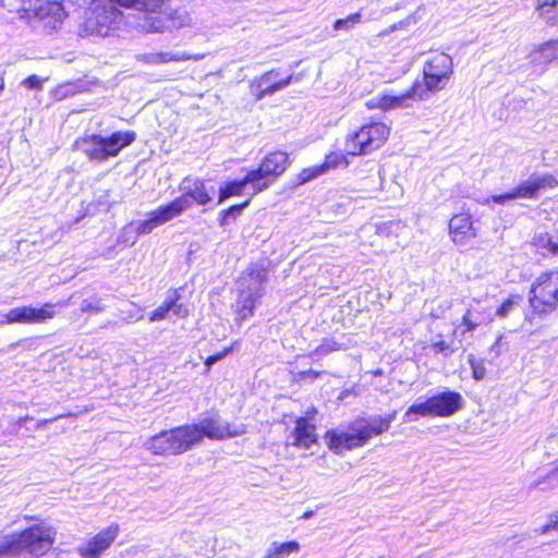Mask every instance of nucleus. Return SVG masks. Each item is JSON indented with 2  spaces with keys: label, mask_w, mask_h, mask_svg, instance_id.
<instances>
[{
  "label": "nucleus",
  "mask_w": 558,
  "mask_h": 558,
  "mask_svg": "<svg viewBox=\"0 0 558 558\" xmlns=\"http://www.w3.org/2000/svg\"><path fill=\"white\" fill-rule=\"evenodd\" d=\"M235 345H236V342H232L230 345L223 348L221 351L207 356L204 361V364L206 366L205 373L208 374L210 372L213 364L222 360L223 357L229 355L231 352H233L235 349Z\"/></svg>",
  "instance_id": "obj_33"
},
{
  "label": "nucleus",
  "mask_w": 558,
  "mask_h": 558,
  "mask_svg": "<svg viewBox=\"0 0 558 558\" xmlns=\"http://www.w3.org/2000/svg\"><path fill=\"white\" fill-rule=\"evenodd\" d=\"M362 22V13L361 11L351 13L343 19H338L333 22L332 28L333 31H349L354 25L360 24Z\"/></svg>",
  "instance_id": "obj_32"
},
{
  "label": "nucleus",
  "mask_w": 558,
  "mask_h": 558,
  "mask_svg": "<svg viewBox=\"0 0 558 558\" xmlns=\"http://www.w3.org/2000/svg\"><path fill=\"white\" fill-rule=\"evenodd\" d=\"M62 415H59V417H61ZM58 418V416L56 417H52V418H45V420H41L39 421L37 424H36V428H43V427H46L48 424L52 423L53 421H56Z\"/></svg>",
  "instance_id": "obj_45"
},
{
  "label": "nucleus",
  "mask_w": 558,
  "mask_h": 558,
  "mask_svg": "<svg viewBox=\"0 0 558 558\" xmlns=\"http://www.w3.org/2000/svg\"><path fill=\"white\" fill-rule=\"evenodd\" d=\"M39 12H43L45 15L53 14L57 19H61L64 14L61 1H48L39 8Z\"/></svg>",
  "instance_id": "obj_34"
},
{
  "label": "nucleus",
  "mask_w": 558,
  "mask_h": 558,
  "mask_svg": "<svg viewBox=\"0 0 558 558\" xmlns=\"http://www.w3.org/2000/svg\"><path fill=\"white\" fill-rule=\"evenodd\" d=\"M430 348L435 354L441 353L445 356L451 355L454 352L452 345L442 339L433 342Z\"/></svg>",
  "instance_id": "obj_38"
},
{
  "label": "nucleus",
  "mask_w": 558,
  "mask_h": 558,
  "mask_svg": "<svg viewBox=\"0 0 558 558\" xmlns=\"http://www.w3.org/2000/svg\"><path fill=\"white\" fill-rule=\"evenodd\" d=\"M478 231L469 211L453 214L448 221V235L454 245H466L478 235Z\"/></svg>",
  "instance_id": "obj_16"
},
{
  "label": "nucleus",
  "mask_w": 558,
  "mask_h": 558,
  "mask_svg": "<svg viewBox=\"0 0 558 558\" xmlns=\"http://www.w3.org/2000/svg\"><path fill=\"white\" fill-rule=\"evenodd\" d=\"M349 157L351 156L345 148L343 151H329L320 166L324 168L325 173L340 167L347 168L350 165Z\"/></svg>",
  "instance_id": "obj_26"
},
{
  "label": "nucleus",
  "mask_w": 558,
  "mask_h": 558,
  "mask_svg": "<svg viewBox=\"0 0 558 558\" xmlns=\"http://www.w3.org/2000/svg\"><path fill=\"white\" fill-rule=\"evenodd\" d=\"M318 413L315 407H311L306 410V414L303 417H310V422H313L315 415Z\"/></svg>",
  "instance_id": "obj_46"
},
{
  "label": "nucleus",
  "mask_w": 558,
  "mask_h": 558,
  "mask_svg": "<svg viewBox=\"0 0 558 558\" xmlns=\"http://www.w3.org/2000/svg\"><path fill=\"white\" fill-rule=\"evenodd\" d=\"M120 533V525L116 522L96 533L92 538L77 547L82 558H100L111 547Z\"/></svg>",
  "instance_id": "obj_15"
},
{
  "label": "nucleus",
  "mask_w": 558,
  "mask_h": 558,
  "mask_svg": "<svg viewBox=\"0 0 558 558\" xmlns=\"http://www.w3.org/2000/svg\"><path fill=\"white\" fill-rule=\"evenodd\" d=\"M531 62L534 64L549 65L558 62V38L548 39L534 47L530 53Z\"/></svg>",
  "instance_id": "obj_22"
},
{
  "label": "nucleus",
  "mask_w": 558,
  "mask_h": 558,
  "mask_svg": "<svg viewBox=\"0 0 558 558\" xmlns=\"http://www.w3.org/2000/svg\"><path fill=\"white\" fill-rule=\"evenodd\" d=\"M531 247L535 253L542 256L558 257V239H555L549 232L535 234L531 241Z\"/></svg>",
  "instance_id": "obj_24"
},
{
  "label": "nucleus",
  "mask_w": 558,
  "mask_h": 558,
  "mask_svg": "<svg viewBox=\"0 0 558 558\" xmlns=\"http://www.w3.org/2000/svg\"><path fill=\"white\" fill-rule=\"evenodd\" d=\"M317 427L314 422H310V417H296L294 427L290 432L289 438L291 439L287 446L298 449H310L312 446L318 444Z\"/></svg>",
  "instance_id": "obj_18"
},
{
  "label": "nucleus",
  "mask_w": 558,
  "mask_h": 558,
  "mask_svg": "<svg viewBox=\"0 0 558 558\" xmlns=\"http://www.w3.org/2000/svg\"><path fill=\"white\" fill-rule=\"evenodd\" d=\"M470 364L472 367V375L473 378L476 380H481L484 378L485 375V368L482 365V363L476 362L473 357L470 359Z\"/></svg>",
  "instance_id": "obj_40"
},
{
  "label": "nucleus",
  "mask_w": 558,
  "mask_h": 558,
  "mask_svg": "<svg viewBox=\"0 0 558 558\" xmlns=\"http://www.w3.org/2000/svg\"><path fill=\"white\" fill-rule=\"evenodd\" d=\"M558 186V180L551 173H545L532 180L520 182L515 187L518 198L535 199L542 191L555 190Z\"/></svg>",
  "instance_id": "obj_19"
},
{
  "label": "nucleus",
  "mask_w": 558,
  "mask_h": 558,
  "mask_svg": "<svg viewBox=\"0 0 558 558\" xmlns=\"http://www.w3.org/2000/svg\"><path fill=\"white\" fill-rule=\"evenodd\" d=\"M27 420H31V417L29 416H25L24 418H21V421H24V422L27 421Z\"/></svg>",
  "instance_id": "obj_50"
},
{
  "label": "nucleus",
  "mask_w": 558,
  "mask_h": 558,
  "mask_svg": "<svg viewBox=\"0 0 558 558\" xmlns=\"http://www.w3.org/2000/svg\"><path fill=\"white\" fill-rule=\"evenodd\" d=\"M56 539L57 530L40 520L0 537V557L27 555L32 558H43L52 550Z\"/></svg>",
  "instance_id": "obj_2"
},
{
  "label": "nucleus",
  "mask_w": 558,
  "mask_h": 558,
  "mask_svg": "<svg viewBox=\"0 0 558 558\" xmlns=\"http://www.w3.org/2000/svg\"><path fill=\"white\" fill-rule=\"evenodd\" d=\"M347 347L343 343L336 341L332 338H325L322 342L314 349L313 352L308 354L310 357L318 355L325 356L336 351L345 350Z\"/></svg>",
  "instance_id": "obj_30"
},
{
  "label": "nucleus",
  "mask_w": 558,
  "mask_h": 558,
  "mask_svg": "<svg viewBox=\"0 0 558 558\" xmlns=\"http://www.w3.org/2000/svg\"><path fill=\"white\" fill-rule=\"evenodd\" d=\"M251 204V197H247L245 201L239 204H233L225 209H222L218 215V222L220 226H227L231 219L235 220L241 216L242 211L248 207Z\"/></svg>",
  "instance_id": "obj_29"
},
{
  "label": "nucleus",
  "mask_w": 558,
  "mask_h": 558,
  "mask_svg": "<svg viewBox=\"0 0 558 558\" xmlns=\"http://www.w3.org/2000/svg\"><path fill=\"white\" fill-rule=\"evenodd\" d=\"M517 194H515V190L513 189L512 191L508 192V193H505V194H499V195H494L493 196V202L496 203V204H504L508 201H513V199H517Z\"/></svg>",
  "instance_id": "obj_41"
},
{
  "label": "nucleus",
  "mask_w": 558,
  "mask_h": 558,
  "mask_svg": "<svg viewBox=\"0 0 558 558\" xmlns=\"http://www.w3.org/2000/svg\"><path fill=\"white\" fill-rule=\"evenodd\" d=\"M558 5V0H536V11L541 15L551 12Z\"/></svg>",
  "instance_id": "obj_39"
},
{
  "label": "nucleus",
  "mask_w": 558,
  "mask_h": 558,
  "mask_svg": "<svg viewBox=\"0 0 558 558\" xmlns=\"http://www.w3.org/2000/svg\"><path fill=\"white\" fill-rule=\"evenodd\" d=\"M255 306L256 298L253 295L239 300L234 306L235 323L240 325L244 320L253 317L255 313Z\"/></svg>",
  "instance_id": "obj_25"
},
{
  "label": "nucleus",
  "mask_w": 558,
  "mask_h": 558,
  "mask_svg": "<svg viewBox=\"0 0 558 558\" xmlns=\"http://www.w3.org/2000/svg\"><path fill=\"white\" fill-rule=\"evenodd\" d=\"M183 288H171L168 290L167 298L162 303L149 313V322H161L169 317L170 313L180 319H185L190 316V310L183 303H180L181 293Z\"/></svg>",
  "instance_id": "obj_17"
},
{
  "label": "nucleus",
  "mask_w": 558,
  "mask_h": 558,
  "mask_svg": "<svg viewBox=\"0 0 558 558\" xmlns=\"http://www.w3.org/2000/svg\"><path fill=\"white\" fill-rule=\"evenodd\" d=\"M59 306H66L68 301H61L58 303ZM57 304L47 302L44 303L39 308L24 305L13 307L4 316V323L7 324H43L56 317Z\"/></svg>",
  "instance_id": "obj_12"
},
{
  "label": "nucleus",
  "mask_w": 558,
  "mask_h": 558,
  "mask_svg": "<svg viewBox=\"0 0 558 558\" xmlns=\"http://www.w3.org/2000/svg\"><path fill=\"white\" fill-rule=\"evenodd\" d=\"M295 81H298V77L293 73L282 68H276L253 78L250 89L256 100H262L284 89Z\"/></svg>",
  "instance_id": "obj_10"
},
{
  "label": "nucleus",
  "mask_w": 558,
  "mask_h": 558,
  "mask_svg": "<svg viewBox=\"0 0 558 558\" xmlns=\"http://www.w3.org/2000/svg\"><path fill=\"white\" fill-rule=\"evenodd\" d=\"M300 550V544L296 541H288L283 543H274L267 551L265 558H286L293 553Z\"/></svg>",
  "instance_id": "obj_28"
},
{
  "label": "nucleus",
  "mask_w": 558,
  "mask_h": 558,
  "mask_svg": "<svg viewBox=\"0 0 558 558\" xmlns=\"http://www.w3.org/2000/svg\"><path fill=\"white\" fill-rule=\"evenodd\" d=\"M529 307L523 312V326L537 331L544 323L558 314V268L541 271L527 292Z\"/></svg>",
  "instance_id": "obj_1"
},
{
  "label": "nucleus",
  "mask_w": 558,
  "mask_h": 558,
  "mask_svg": "<svg viewBox=\"0 0 558 558\" xmlns=\"http://www.w3.org/2000/svg\"><path fill=\"white\" fill-rule=\"evenodd\" d=\"M391 126L381 120H369L345 135L343 148L352 158L371 155L386 145Z\"/></svg>",
  "instance_id": "obj_4"
},
{
  "label": "nucleus",
  "mask_w": 558,
  "mask_h": 558,
  "mask_svg": "<svg viewBox=\"0 0 558 558\" xmlns=\"http://www.w3.org/2000/svg\"><path fill=\"white\" fill-rule=\"evenodd\" d=\"M104 310L105 306L101 304L100 299H95L94 301L84 300L81 306V312L87 314H98Z\"/></svg>",
  "instance_id": "obj_37"
},
{
  "label": "nucleus",
  "mask_w": 558,
  "mask_h": 558,
  "mask_svg": "<svg viewBox=\"0 0 558 558\" xmlns=\"http://www.w3.org/2000/svg\"><path fill=\"white\" fill-rule=\"evenodd\" d=\"M397 412L392 411L385 416H378L357 429L355 433L328 429L324 434L326 446L337 454L363 447L372 437L379 436L389 430L395 421Z\"/></svg>",
  "instance_id": "obj_3"
},
{
  "label": "nucleus",
  "mask_w": 558,
  "mask_h": 558,
  "mask_svg": "<svg viewBox=\"0 0 558 558\" xmlns=\"http://www.w3.org/2000/svg\"><path fill=\"white\" fill-rule=\"evenodd\" d=\"M424 99V90L418 80L414 81L411 87L400 95L380 94L366 102V108L369 110L379 109L381 111H389L397 108H405L410 106L411 101Z\"/></svg>",
  "instance_id": "obj_14"
},
{
  "label": "nucleus",
  "mask_w": 558,
  "mask_h": 558,
  "mask_svg": "<svg viewBox=\"0 0 558 558\" xmlns=\"http://www.w3.org/2000/svg\"><path fill=\"white\" fill-rule=\"evenodd\" d=\"M489 323V319L483 315L476 308H468L461 318V324L458 325L452 333L453 336L459 335L460 337H465L468 333H472L477 327L482 325H486Z\"/></svg>",
  "instance_id": "obj_23"
},
{
  "label": "nucleus",
  "mask_w": 558,
  "mask_h": 558,
  "mask_svg": "<svg viewBox=\"0 0 558 558\" xmlns=\"http://www.w3.org/2000/svg\"><path fill=\"white\" fill-rule=\"evenodd\" d=\"M112 3H116L120 7L130 9L135 7L137 3H140L142 0H109Z\"/></svg>",
  "instance_id": "obj_43"
},
{
  "label": "nucleus",
  "mask_w": 558,
  "mask_h": 558,
  "mask_svg": "<svg viewBox=\"0 0 558 558\" xmlns=\"http://www.w3.org/2000/svg\"><path fill=\"white\" fill-rule=\"evenodd\" d=\"M24 84L31 89H40L41 88V81L35 74L27 76L24 81Z\"/></svg>",
  "instance_id": "obj_42"
},
{
  "label": "nucleus",
  "mask_w": 558,
  "mask_h": 558,
  "mask_svg": "<svg viewBox=\"0 0 558 558\" xmlns=\"http://www.w3.org/2000/svg\"><path fill=\"white\" fill-rule=\"evenodd\" d=\"M558 532V511L550 513L547 517V522L538 529V534L545 535L550 532Z\"/></svg>",
  "instance_id": "obj_36"
},
{
  "label": "nucleus",
  "mask_w": 558,
  "mask_h": 558,
  "mask_svg": "<svg viewBox=\"0 0 558 558\" xmlns=\"http://www.w3.org/2000/svg\"><path fill=\"white\" fill-rule=\"evenodd\" d=\"M291 160L289 154L282 150L267 153L256 168L247 172L254 182V194H260L272 186L286 172Z\"/></svg>",
  "instance_id": "obj_8"
},
{
  "label": "nucleus",
  "mask_w": 558,
  "mask_h": 558,
  "mask_svg": "<svg viewBox=\"0 0 558 558\" xmlns=\"http://www.w3.org/2000/svg\"><path fill=\"white\" fill-rule=\"evenodd\" d=\"M325 173L324 168L320 165L313 167L303 168L296 174V185H303Z\"/></svg>",
  "instance_id": "obj_31"
},
{
  "label": "nucleus",
  "mask_w": 558,
  "mask_h": 558,
  "mask_svg": "<svg viewBox=\"0 0 558 558\" xmlns=\"http://www.w3.org/2000/svg\"><path fill=\"white\" fill-rule=\"evenodd\" d=\"M402 27V23H397V24H393L383 31H380L377 36L378 37H384V36H387L389 35L390 33L397 31V29H400Z\"/></svg>",
  "instance_id": "obj_44"
},
{
  "label": "nucleus",
  "mask_w": 558,
  "mask_h": 558,
  "mask_svg": "<svg viewBox=\"0 0 558 558\" xmlns=\"http://www.w3.org/2000/svg\"><path fill=\"white\" fill-rule=\"evenodd\" d=\"M314 513H315V511H314V510H307V511H305V512L301 515V519H304V520L310 519V518H312V517L314 515Z\"/></svg>",
  "instance_id": "obj_47"
},
{
  "label": "nucleus",
  "mask_w": 558,
  "mask_h": 558,
  "mask_svg": "<svg viewBox=\"0 0 558 558\" xmlns=\"http://www.w3.org/2000/svg\"><path fill=\"white\" fill-rule=\"evenodd\" d=\"M190 426L195 428L196 445L202 442L204 438H208L210 440H226L241 436L245 433V428L243 426L235 427L230 423L222 422L217 415L207 416L203 418L199 424L193 423L190 424Z\"/></svg>",
  "instance_id": "obj_11"
},
{
  "label": "nucleus",
  "mask_w": 558,
  "mask_h": 558,
  "mask_svg": "<svg viewBox=\"0 0 558 558\" xmlns=\"http://www.w3.org/2000/svg\"><path fill=\"white\" fill-rule=\"evenodd\" d=\"M323 372L315 371L312 368L300 371L294 375V381L296 383H307V381H314L318 379L322 376Z\"/></svg>",
  "instance_id": "obj_35"
},
{
  "label": "nucleus",
  "mask_w": 558,
  "mask_h": 558,
  "mask_svg": "<svg viewBox=\"0 0 558 558\" xmlns=\"http://www.w3.org/2000/svg\"><path fill=\"white\" fill-rule=\"evenodd\" d=\"M247 185L252 189V193L248 196L252 199L256 194H254V182L247 171L241 179L225 181L219 186L217 204H222L231 197L242 196Z\"/></svg>",
  "instance_id": "obj_20"
},
{
  "label": "nucleus",
  "mask_w": 558,
  "mask_h": 558,
  "mask_svg": "<svg viewBox=\"0 0 558 558\" xmlns=\"http://www.w3.org/2000/svg\"><path fill=\"white\" fill-rule=\"evenodd\" d=\"M190 424L162 429L150 436L145 444L146 450L153 456H180L196 446V432Z\"/></svg>",
  "instance_id": "obj_6"
},
{
  "label": "nucleus",
  "mask_w": 558,
  "mask_h": 558,
  "mask_svg": "<svg viewBox=\"0 0 558 558\" xmlns=\"http://www.w3.org/2000/svg\"><path fill=\"white\" fill-rule=\"evenodd\" d=\"M424 98L428 93L440 92L446 88L453 75V60L445 52H435L423 65Z\"/></svg>",
  "instance_id": "obj_9"
},
{
  "label": "nucleus",
  "mask_w": 558,
  "mask_h": 558,
  "mask_svg": "<svg viewBox=\"0 0 558 558\" xmlns=\"http://www.w3.org/2000/svg\"><path fill=\"white\" fill-rule=\"evenodd\" d=\"M4 88V81H3V77L0 76V93L3 90Z\"/></svg>",
  "instance_id": "obj_48"
},
{
  "label": "nucleus",
  "mask_w": 558,
  "mask_h": 558,
  "mask_svg": "<svg viewBox=\"0 0 558 558\" xmlns=\"http://www.w3.org/2000/svg\"><path fill=\"white\" fill-rule=\"evenodd\" d=\"M135 141L134 131H116L106 137L99 134L81 136L74 142V146L81 149L90 161L100 163L117 157L123 148Z\"/></svg>",
  "instance_id": "obj_5"
},
{
  "label": "nucleus",
  "mask_w": 558,
  "mask_h": 558,
  "mask_svg": "<svg viewBox=\"0 0 558 558\" xmlns=\"http://www.w3.org/2000/svg\"><path fill=\"white\" fill-rule=\"evenodd\" d=\"M24 519L26 521H31V520L35 519V517L34 515H25Z\"/></svg>",
  "instance_id": "obj_49"
},
{
  "label": "nucleus",
  "mask_w": 558,
  "mask_h": 558,
  "mask_svg": "<svg viewBox=\"0 0 558 558\" xmlns=\"http://www.w3.org/2000/svg\"><path fill=\"white\" fill-rule=\"evenodd\" d=\"M179 197L185 199L187 209L191 208L193 204L206 206L213 201L206 180L202 178L195 179L192 185L179 195Z\"/></svg>",
  "instance_id": "obj_21"
},
{
  "label": "nucleus",
  "mask_w": 558,
  "mask_h": 558,
  "mask_svg": "<svg viewBox=\"0 0 558 558\" xmlns=\"http://www.w3.org/2000/svg\"><path fill=\"white\" fill-rule=\"evenodd\" d=\"M523 302V295L520 293L509 294L496 308L495 315L499 318L509 316L514 311L519 310Z\"/></svg>",
  "instance_id": "obj_27"
},
{
  "label": "nucleus",
  "mask_w": 558,
  "mask_h": 558,
  "mask_svg": "<svg viewBox=\"0 0 558 558\" xmlns=\"http://www.w3.org/2000/svg\"><path fill=\"white\" fill-rule=\"evenodd\" d=\"M185 210H187L185 199L178 196L171 202L148 213L147 218L137 225L136 233L148 234L157 227L180 217Z\"/></svg>",
  "instance_id": "obj_13"
},
{
  "label": "nucleus",
  "mask_w": 558,
  "mask_h": 558,
  "mask_svg": "<svg viewBox=\"0 0 558 558\" xmlns=\"http://www.w3.org/2000/svg\"><path fill=\"white\" fill-rule=\"evenodd\" d=\"M463 407V398L460 392L445 390L435 393L423 402L410 405L405 413L407 421H416L421 417H449Z\"/></svg>",
  "instance_id": "obj_7"
}]
</instances>
